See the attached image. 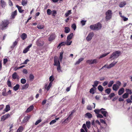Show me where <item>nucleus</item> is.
Listing matches in <instances>:
<instances>
[{
    "mask_svg": "<svg viewBox=\"0 0 132 132\" xmlns=\"http://www.w3.org/2000/svg\"><path fill=\"white\" fill-rule=\"evenodd\" d=\"M121 52L120 51H116L114 52L111 55L110 58L115 59L118 58L121 54Z\"/></svg>",
    "mask_w": 132,
    "mask_h": 132,
    "instance_id": "f257e3e1",
    "label": "nucleus"
},
{
    "mask_svg": "<svg viewBox=\"0 0 132 132\" xmlns=\"http://www.w3.org/2000/svg\"><path fill=\"white\" fill-rule=\"evenodd\" d=\"M9 22L7 20H5L1 22L0 25V28L2 30L6 29L8 27Z\"/></svg>",
    "mask_w": 132,
    "mask_h": 132,
    "instance_id": "f03ea898",
    "label": "nucleus"
},
{
    "mask_svg": "<svg viewBox=\"0 0 132 132\" xmlns=\"http://www.w3.org/2000/svg\"><path fill=\"white\" fill-rule=\"evenodd\" d=\"M105 20L108 21L110 20L112 17V12L110 10H108L105 13Z\"/></svg>",
    "mask_w": 132,
    "mask_h": 132,
    "instance_id": "7ed1b4c3",
    "label": "nucleus"
},
{
    "mask_svg": "<svg viewBox=\"0 0 132 132\" xmlns=\"http://www.w3.org/2000/svg\"><path fill=\"white\" fill-rule=\"evenodd\" d=\"M117 62H113L111 63L109 65H107L106 64H105L104 65L103 67L101 69H103L104 68H106L107 69H110L111 68L113 67L115 64Z\"/></svg>",
    "mask_w": 132,
    "mask_h": 132,
    "instance_id": "20e7f679",
    "label": "nucleus"
},
{
    "mask_svg": "<svg viewBox=\"0 0 132 132\" xmlns=\"http://www.w3.org/2000/svg\"><path fill=\"white\" fill-rule=\"evenodd\" d=\"M94 36V34L93 32H90L87 37L86 38V40L89 42L92 39L93 37Z\"/></svg>",
    "mask_w": 132,
    "mask_h": 132,
    "instance_id": "39448f33",
    "label": "nucleus"
},
{
    "mask_svg": "<svg viewBox=\"0 0 132 132\" xmlns=\"http://www.w3.org/2000/svg\"><path fill=\"white\" fill-rule=\"evenodd\" d=\"M75 112V111L73 110L70 112V114L69 117L65 120L64 122H65V123H67L69 121H70V120L72 119V115Z\"/></svg>",
    "mask_w": 132,
    "mask_h": 132,
    "instance_id": "423d86ee",
    "label": "nucleus"
},
{
    "mask_svg": "<svg viewBox=\"0 0 132 132\" xmlns=\"http://www.w3.org/2000/svg\"><path fill=\"white\" fill-rule=\"evenodd\" d=\"M72 43V41H70L69 42H67V41H66V42H61L58 45V47L59 46H64L65 45H71Z\"/></svg>",
    "mask_w": 132,
    "mask_h": 132,
    "instance_id": "0eeeda50",
    "label": "nucleus"
},
{
    "mask_svg": "<svg viewBox=\"0 0 132 132\" xmlns=\"http://www.w3.org/2000/svg\"><path fill=\"white\" fill-rule=\"evenodd\" d=\"M101 112L104 117H106L108 116V113L106 111V109H105L103 108H101Z\"/></svg>",
    "mask_w": 132,
    "mask_h": 132,
    "instance_id": "6e6552de",
    "label": "nucleus"
},
{
    "mask_svg": "<svg viewBox=\"0 0 132 132\" xmlns=\"http://www.w3.org/2000/svg\"><path fill=\"white\" fill-rule=\"evenodd\" d=\"M82 128L80 129L81 132H87L88 131V129L86 127V124H84L82 126Z\"/></svg>",
    "mask_w": 132,
    "mask_h": 132,
    "instance_id": "1a4fd4ad",
    "label": "nucleus"
},
{
    "mask_svg": "<svg viewBox=\"0 0 132 132\" xmlns=\"http://www.w3.org/2000/svg\"><path fill=\"white\" fill-rule=\"evenodd\" d=\"M10 115L9 114H7L3 116L1 118V121H4L5 119L9 117Z\"/></svg>",
    "mask_w": 132,
    "mask_h": 132,
    "instance_id": "9d476101",
    "label": "nucleus"
},
{
    "mask_svg": "<svg viewBox=\"0 0 132 132\" xmlns=\"http://www.w3.org/2000/svg\"><path fill=\"white\" fill-rule=\"evenodd\" d=\"M36 44L38 46H42L44 44V43L40 39H39L36 42Z\"/></svg>",
    "mask_w": 132,
    "mask_h": 132,
    "instance_id": "9b49d317",
    "label": "nucleus"
},
{
    "mask_svg": "<svg viewBox=\"0 0 132 132\" xmlns=\"http://www.w3.org/2000/svg\"><path fill=\"white\" fill-rule=\"evenodd\" d=\"M95 25L96 30H98L100 29L102 27L101 24L99 23H98L97 24H95Z\"/></svg>",
    "mask_w": 132,
    "mask_h": 132,
    "instance_id": "f8f14e48",
    "label": "nucleus"
},
{
    "mask_svg": "<svg viewBox=\"0 0 132 132\" xmlns=\"http://www.w3.org/2000/svg\"><path fill=\"white\" fill-rule=\"evenodd\" d=\"M73 35V33H72L68 36L66 40L67 42H69L70 41V40L72 38Z\"/></svg>",
    "mask_w": 132,
    "mask_h": 132,
    "instance_id": "ddd939ff",
    "label": "nucleus"
},
{
    "mask_svg": "<svg viewBox=\"0 0 132 132\" xmlns=\"http://www.w3.org/2000/svg\"><path fill=\"white\" fill-rule=\"evenodd\" d=\"M12 77L13 79H19V77L17 75V73L16 72H14L12 75Z\"/></svg>",
    "mask_w": 132,
    "mask_h": 132,
    "instance_id": "4468645a",
    "label": "nucleus"
},
{
    "mask_svg": "<svg viewBox=\"0 0 132 132\" xmlns=\"http://www.w3.org/2000/svg\"><path fill=\"white\" fill-rule=\"evenodd\" d=\"M1 7L4 8L6 5V2L4 0H1Z\"/></svg>",
    "mask_w": 132,
    "mask_h": 132,
    "instance_id": "2eb2a0df",
    "label": "nucleus"
},
{
    "mask_svg": "<svg viewBox=\"0 0 132 132\" xmlns=\"http://www.w3.org/2000/svg\"><path fill=\"white\" fill-rule=\"evenodd\" d=\"M52 85V83L51 82L49 84V85L47 86V84H46L45 85V89H46L48 91V90L51 87V86Z\"/></svg>",
    "mask_w": 132,
    "mask_h": 132,
    "instance_id": "dca6fc26",
    "label": "nucleus"
},
{
    "mask_svg": "<svg viewBox=\"0 0 132 132\" xmlns=\"http://www.w3.org/2000/svg\"><path fill=\"white\" fill-rule=\"evenodd\" d=\"M84 60V58L82 57H81L78 59V60H77L75 63V65H76L79 64L81 61H83Z\"/></svg>",
    "mask_w": 132,
    "mask_h": 132,
    "instance_id": "f3484780",
    "label": "nucleus"
},
{
    "mask_svg": "<svg viewBox=\"0 0 132 132\" xmlns=\"http://www.w3.org/2000/svg\"><path fill=\"white\" fill-rule=\"evenodd\" d=\"M54 65H56L57 66V69L58 70V62L57 60V57L55 56L54 57Z\"/></svg>",
    "mask_w": 132,
    "mask_h": 132,
    "instance_id": "a211bd4d",
    "label": "nucleus"
},
{
    "mask_svg": "<svg viewBox=\"0 0 132 132\" xmlns=\"http://www.w3.org/2000/svg\"><path fill=\"white\" fill-rule=\"evenodd\" d=\"M34 108V106L33 105H31L29 107L27 108V109L26 111V113H28L30 112Z\"/></svg>",
    "mask_w": 132,
    "mask_h": 132,
    "instance_id": "6ab92c4d",
    "label": "nucleus"
},
{
    "mask_svg": "<svg viewBox=\"0 0 132 132\" xmlns=\"http://www.w3.org/2000/svg\"><path fill=\"white\" fill-rule=\"evenodd\" d=\"M126 4V1H124L120 2L119 4V6L121 8L125 5Z\"/></svg>",
    "mask_w": 132,
    "mask_h": 132,
    "instance_id": "aec40b11",
    "label": "nucleus"
},
{
    "mask_svg": "<svg viewBox=\"0 0 132 132\" xmlns=\"http://www.w3.org/2000/svg\"><path fill=\"white\" fill-rule=\"evenodd\" d=\"M119 87L117 85L114 84L112 87V89L114 90L117 91L119 88Z\"/></svg>",
    "mask_w": 132,
    "mask_h": 132,
    "instance_id": "412c9836",
    "label": "nucleus"
},
{
    "mask_svg": "<svg viewBox=\"0 0 132 132\" xmlns=\"http://www.w3.org/2000/svg\"><path fill=\"white\" fill-rule=\"evenodd\" d=\"M30 117L29 116H26L24 117L23 120V122L24 123L27 122L30 118Z\"/></svg>",
    "mask_w": 132,
    "mask_h": 132,
    "instance_id": "4be33fe9",
    "label": "nucleus"
},
{
    "mask_svg": "<svg viewBox=\"0 0 132 132\" xmlns=\"http://www.w3.org/2000/svg\"><path fill=\"white\" fill-rule=\"evenodd\" d=\"M124 89L123 88H120L118 91V95H122L124 93Z\"/></svg>",
    "mask_w": 132,
    "mask_h": 132,
    "instance_id": "5701e85b",
    "label": "nucleus"
},
{
    "mask_svg": "<svg viewBox=\"0 0 132 132\" xmlns=\"http://www.w3.org/2000/svg\"><path fill=\"white\" fill-rule=\"evenodd\" d=\"M6 89L5 88H4L3 90V92H2V95L4 96H7L8 95V94L6 92Z\"/></svg>",
    "mask_w": 132,
    "mask_h": 132,
    "instance_id": "b1692460",
    "label": "nucleus"
},
{
    "mask_svg": "<svg viewBox=\"0 0 132 132\" xmlns=\"http://www.w3.org/2000/svg\"><path fill=\"white\" fill-rule=\"evenodd\" d=\"M92 117V115L89 113H87L85 114V117L88 118H90Z\"/></svg>",
    "mask_w": 132,
    "mask_h": 132,
    "instance_id": "393cba45",
    "label": "nucleus"
},
{
    "mask_svg": "<svg viewBox=\"0 0 132 132\" xmlns=\"http://www.w3.org/2000/svg\"><path fill=\"white\" fill-rule=\"evenodd\" d=\"M55 35L54 34L51 35L49 38L48 40L50 41L52 40L55 38Z\"/></svg>",
    "mask_w": 132,
    "mask_h": 132,
    "instance_id": "a878e982",
    "label": "nucleus"
},
{
    "mask_svg": "<svg viewBox=\"0 0 132 132\" xmlns=\"http://www.w3.org/2000/svg\"><path fill=\"white\" fill-rule=\"evenodd\" d=\"M16 7L18 8L19 12L20 13H22L24 11V10L22 9V7L18 5H16Z\"/></svg>",
    "mask_w": 132,
    "mask_h": 132,
    "instance_id": "bb28decb",
    "label": "nucleus"
},
{
    "mask_svg": "<svg viewBox=\"0 0 132 132\" xmlns=\"http://www.w3.org/2000/svg\"><path fill=\"white\" fill-rule=\"evenodd\" d=\"M21 37L23 40H24L27 37V35L25 33L23 34L20 36Z\"/></svg>",
    "mask_w": 132,
    "mask_h": 132,
    "instance_id": "cd10ccee",
    "label": "nucleus"
},
{
    "mask_svg": "<svg viewBox=\"0 0 132 132\" xmlns=\"http://www.w3.org/2000/svg\"><path fill=\"white\" fill-rule=\"evenodd\" d=\"M63 51L62 50L60 53V55L59 57V59L60 61H62V59L63 58Z\"/></svg>",
    "mask_w": 132,
    "mask_h": 132,
    "instance_id": "c85d7f7f",
    "label": "nucleus"
},
{
    "mask_svg": "<svg viewBox=\"0 0 132 132\" xmlns=\"http://www.w3.org/2000/svg\"><path fill=\"white\" fill-rule=\"evenodd\" d=\"M114 83V81L113 80H111L109 82L108 84V87H111Z\"/></svg>",
    "mask_w": 132,
    "mask_h": 132,
    "instance_id": "c756f323",
    "label": "nucleus"
},
{
    "mask_svg": "<svg viewBox=\"0 0 132 132\" xmlns=\"http://www.w3.org/2000/svg\"><path fill=\"white\" fill-rule=\"evenodd\" d=\"M17 11L15 10L11 14L12 18H14L15 16L17 14Z\"/></svg>",
    "mask_w": 132,
    "mask_h": 132,
    "instance_id": "7c9ffc66",
    "label": "nucleus"
},
{
    "mask_svg": "<svg viewBox=\"0 0 132 132\" xmlns=\"http://www.w3.org/2000/svg\"><path fill=\"white\" fill-rule=\"evenodd\" d=\"M90 125L91 123L90 121H88L86 122V127L87 126L88 129H89L90 127Z\"/></svg>",
    "mask_w": 132,
    "mask_h": 132,
    "instance_id": "2f4dec72",
    "label": "nucleus"
},
{
    "mask_svg": "<svg viewBox=\"0 0 132 132\" xmlns=\"http://www.w3.org/2000/svg\"><path fill=\"white\" fill-rule=\"evenodd\" d=\"M99 82L98 81H95L94 82V84L92 85V86L93 87H96L97 86Z\"/></svg>",
    "mask_w": 132,
    "mask_h": 132,
    "instance_id": "473e14b6",
    "label": "nucleus"
},
{
    "mask_svg": "<svg viewBox=\"0 0 132 132\" xmlns=\"http://www.w3.org/2000/svg\"><path fill=\"white\" fill-rule=\"evenodd\" d=\"M71 10H69L65 13V15L66 17L68 16L69 15L71 14Z\"/></svg>",
    "mask_w": 132,
    "mask_h": 132,
    "instance_id": "72a5a7b5",
    "label": "nucleus"
},
{
    "mask_svg": "<svg viewBox=\"0 0 132 132\" xmlns=\"http://www.w3.org/2000/svg\"><path fill=\"white\" fill-rule=\"evenodd\" d=\"M110 52H109L108 53H104V54H102V55H101L99 57V59L102 58L103 57H104L105 56H106L108 55L110 53Z\"/></svg>",
    "mask_w": 132,
    "mask_h": 132,
    "instance_id": "f704fd0d",
    "label": "nucleus"
},
{
    "mask_svg": "<svg viewBox=\"0 0 132 132\" xmlns=\"http://www.w3.org/2000/svg\"><path fill=\"white\" fill-rule=\"evenodd\" d=\"M19 86L18 84L16 85L13 87V89L15 91H16L19 88Z\"/></svg>",
    "mask_w": 132,
    "mask_h": 132,
    "instance_id": "c9c22d12",
    "label": "nucleus"
},
{
    "mask_svg": "<svg viewBox=\"0 0 132 132\" xmlns=\"http://www.w3.org/2000/svg\"><path fill=\"white\" fill-rule=\"evenodd\" d=\"M70 29L68 27H65V32L66 33H68L70 31Z\"/></svg>",
    "mask_w": 132,
    "mask_h": 132,
    "instance_id": "e433bc0d",
    "label": "nucleus"
},
{
    "mask_svg": "<svg viewBox=\"0 0 132 132\" xmlns=\"http://www.w3.org/2000/svg\"><path fill=\"white\" fill-rule=\"evenodd\" d=\"M90 28L93 30H96L95 24L93 25H91L90 26Z\"/></svg>",
    "mask_w": 132,
    "mask_h": 132,
    "instance_id": "4c0bfd02",
    "label": "nucleus"
},
{
    "mask_svg": "<svg viewBox=\"0 0 132 132\" xmlns=\"http://www.w3.org/2000/svg\"><path fill=\"white\" fill-rule=\"evenodd\" d=\"M10 107L9 105H7L6 106V108L5 109V111L7 112L10 110Z\"/></svg>",
    "mask_w": 132,
    "mask_h": 132,
    "instance_id": "58836bf2",
    "label": "nucleus"
},
{
    "mask_svg": "<svg viewBox=\"0 0 132 132\" xmlns=\"http://www.w3.org/2000/svg\"><path fill=\"white\" fill-rule=\"evenodd\" d=\"M23 129V127L22 126H21L17 130V132H22Z\"/></svg>",
    "mask_w": 132,
    "mask_h": 132,
    "instance_id": "ea45409f",
    "label": "nucleus"
},
{
    "mask_svg": "<svg viewBox=\"0 0 132 132\" xmlns=\"http://www.w3.org/2000/svg\"><path fill=\"white\" fill-rule=\"evenodd\" d=\"M122 97L123 98H126L128 97V95L127 93H125L122 95Z\"/></svg>",
    "mask_w": 132,
    "mask_h": 132,
    "instance_id": "a19ab883",
    "label": "nucleus"
},
{
    "mask_svg": "<svg viewBox=\"0 0 132 132\" xmlns=\"http://www.w3.org/2000/svg\"><path fill=\"white\" fill-rule=\"evenodd\" d=\"M29 79L31 81H32L34 79V76L32 74H30L29 77Z\"/></svg>",
    "mask_w": 132,
    "mask_h": 132,
    "instance_id": "79ce46f5",
    "label": "nucleus"
},
{
    "mask_svg": "<svg viewBox=\"0 0 132 132\" xmlns=\"http://www.w3.org/2000/svg\"><path fill=\"white\" fill-rule=\"evenodd\" d=\"M126 93H127L128 94H131L132 93L131 90L129 89H126Z\"/></svg>",
    "mask_w": 132,
    "mask_h": 132,
    "instance_id": "37998d69",
    "label": "nucleus"
},
{
    "mask_svg": "<svg viewBox=\"0 0 132 132\" xmlns=\"http://www.w3.org/2000/svg\"><path fill=\"white\" fill-rule=\"evenodd\" d=\"M7 85L8 87H11L12 86V85L11 82L10 81L9 79L7 80Z\"/></svg>",
    "mask_w": 132,
    "mask_h": 132,
    "instance_id": "c03bdc74",
    "label": "nucleus"
},
{
    "mask_svg": "<svg viewBox=\"0 0 132 132\" xmlns=\"http://www.w3.org/2000/svg\"><path fill=\"white\" fill-rule=\"evenodd\" d=\"M56 120H58V118H56L55 119V120H54L52 121L50 123V125H52L54 124V123L56 122Z\"/></svg>",
    "mask_w": 132,
    "mask_h": 132,
    "instance_id": "a18cd8bd",
    "label": "nucleus"
},
{
    "mask_svg": "<svg viewBox=\"0 0 132 132\" xmlns=\"http://www.w3.org/2000/svg\"><path fill=\"white\" fill-rule=\"evenodd\" d=\"M111 91V89L110 88H108L106 89L105 90V92L108 94H109L110 93Z\"/></svg>",
    "mask_w": 132,
    "mask_h": 132,
    "instance_id": "49530a36",
    "label": "nucleus"
},
{
    "mask_svg": "<svg viewBox=\"0 0 132 132\" xmlns=\"http://www.w3.org/2000/svg\"><path fill=\"white\" fill-rule=\"evenodd\" d=\"M27 4V1L26 0H22L21 3L22 5L24 6L25 5H26Z\"/></svg>",
    "mask_w": 132,
    "mask_h": 132,
    "instance_id": "de8ad7c7",
    "label": "nucleus"
},
{
    "mask_svg": "<svg viewBox=\"0 0 132 132\" xmlns=\"http://www.w3.org/2000/svg\"><path fill=\"white\" fill-rule=\"evenodd\" d=\"M44 27V26L42 25L38 24L37 26V28L38 29H42Z\"/></svg>",
    "mask_w": 132,
    "mask_h": 132,
    "instance_id": "09e8293b",
    "label": "nucleus"
},
{
    "mask_svg": "<svg viewBox=\"0 0 132 132\" xmlns=\"http://www.w3.org/2000/svg\"><path fill=\"white\" fill-rule=\"evenodd\" d=\"M98 89L99 91L101 92L102 91L103 89V88L101 85H99L98 87Z\"/></svg>",
    "mask_w": 132,
    "mask_h": 132,
    "instance_id": "8fccbe9b",
    "label": "nucleus"
},
{
    "mask_svg": "<svg viewBox=\"0 0 132 132\" xmlns=\"http://www.w3.org/2000/svg\"><path fill=\"white\" fill-rule=\"evenodd\" d=\"M92 62L93 64H96L98 62V61L97 59H92Z\"/></svg>",
    "mask_w": 132,
    "mask_h": 132,
    "instance_id": "3c124183",
    "label": "nucleus"
},
{
    "mask_svg": "<svg viewBox=\"0 0 132 132\" xmlns=\"http://www.w3.org/2000/svg\"><path fill=\"white\" fill-rule=\"evenodd\" d=\"M52 14L53 16H55L57 14V11L55 10H53L52 11Z\"/></svg>",
    "mask_w": 132,
    "mask_h": 132,
    "instance_id": "603ef678",
    "label": "nucleus"
},
{
    "mask_svg": "<svg viewBox=\"0 0 132 132\" xmlns=\"http://www.w3.org/2000/svg\"><path fill=\"white\" fill-rule=\"evenodd\" d=\"M92 59L88 60L86 61L87 63L90 64H93Z\"/></svg>",
    "mask_w": 132,
    "mask_h": 132,
    "instance_id": "864d4df0",
    "label": "nucleus"
},
{
    "mask_svg": "<svg viewBox=\"0 0 132 132\" xmlns=\"http://www.w3.org/2000/svg\"><path fill=\"white\" fill-rule=\"evenodd\" d=\"M47 13L48 15H50L52 13V11L49 9H48L47 10Z\"/></svg>",
    "mask_w": 132,
    "mask_h": 132,
    "instance_id": "5fc2aeb1",
    "label": "nucleus"
},
{
    "mask_svg": "<svg viewBox=\"0 0 132 132\" xmlns=\"http://www.w3.org/2000/svg\"><path fill=\"white\" fill-rule=\"evenodd\" d=\"M26 80L24 79H22L21 80V82L22 84H24L26 82Z\"/></svg>",
    "mask_w": 132,
    "mask_h": 132,
    "instance_id": "6e6d98bb",
    "label": "nucleus"
},
{
    "mask_svg": "<svg viewBox=\"0 0 132 132\" xmlns=\"http://www.w3.org/2000/svg\"><path fill=\"white\" fill-rule=\"evenodd\" d=\"M29 86V85L28 84H26L24 85H23L22 87L23 89H25L27 88Z\"/></svg>",
    "mask_w": 132,
    "mask_h": 132,
    "instance_id": "4d7b16f0",
    "label": "nucleus"
},
{
    "mask_svg": "<svg viewBox=\"0 0 132 132\" xmlns=\"http://www.w3.org/2000/svg\"><path fill=\"white\" fill-rule=\"evenodd\" d=\"M94 111L95 113H96L98 114H99V113L101 111V109L100 110L99 109H95L94 110Z\"/></svg>",
    "mask_w": 132,
    "mask_h": 132,
    "instance_id": "13d9d810",
    "label": "nucleus"
},
{
    "mask_svg": "<svg viewBox=\"0 0 132 132\" xmlns=\"http://www.w3.org/2000/svg\"><path fill=\"white\" fill-rule=\"evenodd\" d=\"M54 79V78L53 76H51L50 77L49 80L51 82L53 81Z\"/></svg>",
    "mask_w": 132,
    "mask_h": 132,
    "instance_id": "bf43d9fd",
    "label": "nucleus"
},
{
    "mask_svg": "<svg viewBox=\"0 0 132 132\" xmlns=\"http://www.w3.org/2000/svg\"><path fill=\"white\" fill-rule=\"evenodd\" d=\"M121 18L122 19L125 21H126L128 20V18H127L124 16H122Z\"/></svg>",
    "mask_w": 132,
    "mask_h": 132,
    "instance_id": "052dcab7",
    "label": "nucleus"
},
{
    "mask_svg": "<svg viewBox=\"0 0 132 132\" xmlns=\"http://www.w3.org/2000/svg\"><path fill=\"white\" fill-rule=\"evenodd\" d=\"M90 93H92V94H94V89L93 88H92L90 90Z\"/></svg>",
    "mask_w": 132,
    "mask_h": 132,
    "instance_id": "680f3d73",
    "label": "nucleus"
},
{
    "mask_svg": "<svg viewBox=\"0 0 132 132\" xmlns=\"http://www.w3.org/2000/svg\"><path fill=\"white\" fill-rule=\"evenodd\" d=\"M71 27L74 29V30H75L76 28V24H72V25Z\"/></svg>",
    "mask_w": 132,
    "mask_h": 132,
    "instance_id": "e2e57ef3",
    "label": "nucleus"
},
{
    "mask_svg": "<svg viewBox=\"0 0 132 132\" xmlns=\"http://www.w3.org/2000/svg\"><path fill=\"white\" fill-rule=\"evenodd\" d=\"M29 60L28 59H27L26 60H25L22 63H21V64H27V62L29 61Z\"/></svg>",
    "mask_w": 132,
    "mask_h": 132,
    "instance_id": "0e129e2a",
    "label": "nucleus"
},
{
    "mask_svg": "<svg viewBox=\"0 0 132 132\" xmlns=\"http://www.w3.org/2000/svg\"><path fill=\"white\" fill-rule=\"evenodd\" d=\"M86 21H85V20H82L81 21V24H82V26H83L85 24V23L86 22Z\"/></svg>",
    "mask_w": 132,
    "mask_h": 132,
    "instance_id": "69168bd1",
    "label": "nucleus"
},
{
    "mask_svg": "<svg viewBox=\"0 0 132 132\" xmlns=\"http://www.w3.org/2000/svg\"><path fill=\"white\" fill-rule=\"evenodd\" d=\"M97 118H102L103 117V116L102 114H97Z\"/></svg>",
    "mask_w": 132,
    "mask_h": 132,
    "instance_id": "338daca9",
    "label": "nucleus"
},
{
    "mask_svg": "<svg viewBox=\"0 0 132 132\" xmlns=\"http://www.w3.org/2000/svg\"><path fill=\"white\" fill-rule=\"evenodd\" d=\"M108 84V82L107 81H104L102 85L104 86H105L107 85Z\"/></svg>",
    "mask_w": 132,
    "mask_h": 132,
    "instance_id": "774afa93",
    "label": "nucleus"
}]
</instances>
